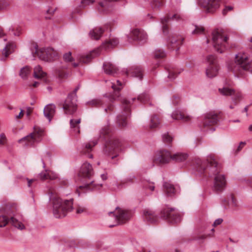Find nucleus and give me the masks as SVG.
Masks as SVG:
<instances>
[{"label":"nucleus","instance_id":"f257e3e1","mask_svg":"<svg viewBox=\"0 0 252 252\" xmlns=\"http://www.w3.org/2000/svg\"><path fill=\"white\" fill-rule=\"evenodd\" d=\"M196 169L199 173L214 178L213 190L220 193L223 191L226 185L225 176L220 173L221 166L214 155L207 156L206 161L197 159L195 161Z\"/></svg>","mask_w":252,"mask_h":252},{"label":"nucleus","instance_id":"f03ea898","mask_svg":"<svg viewBox=\"0 0 252 252\" xmlns=\"http://www.w3.org/2000/svg\"><path fill=\"white\" fill-rule=\"evenodd\" d=\"M99 139L105 141L103 149L104 155L111 157L112 159L119 156L121 151V143L113 135L109 127L105 126L100 130Z\"/></svg>","mask_w":252,"mask_h":252},{"label":"nucleus","instance_id":"7ed1b4c3","mask_svg":"<svg viewBox=\"0 0 252 252\" xmlns=\"http://www.w3.org/2000/svg\"><path fill=\"white\" fill-rule=\"evenodd\" d=\"M53 204V212L56 218L64 217L73 209V199L63 200L56 196L50 198Z\"/></svg>","mask_w":252,"mask_h":252},{"label":"nucleus","instance_id":"20e7f679","mask_svg":"<svg viewBox=\"0 0 252 252\" xmlns=\"http://www.w3.org/2000/svg\"><path fill=\"white\" fill-rule=\"evenodd\" d=\"M231 69L235 74L242 75L244 71L252 73V57L246 53H239L235 56V62Z\"/></svg>","mask_w":252,"mask_h":252},{"label":"nucleus","instance_id":"39448f33","mask_svg":"<svg viewBox=\"0 0 252 252\" xmlns=\"http://www.w3.org/2000/svg\"><path fill=\"white\" fill-rule=\"evenodd\" d=\"M16 210V206L15 204H7L5 206V213L7 216H0V227L5 226L10 219V222L14 227L20 230H23L25 228L24 225L14 217Z\"/></svg>","mask_w":252,"mask_h":252},{"label":"nucleus","instance_id":"423d86ee","mask_svg":"<svg viewBox=\"0 0 252 252\" xmlns=\"http://www.w3.org/2000/svg\"><path fill=\"white\" fill-rule=\"evenodd\" d=\"M228 37L224 31L217 29L212 32V42L213 46L218 53H222L228 49Z\"/></svg>","mask_w":252,"mask_h":252},{"label":"nucleus","instance_id":"0eeeda50","mask_svg":"<svg viewBox=\"0 0 252 252\" xmlns=\"http://www.w3.org/2000/svg\"><path fill=\"white\" fill-rule=\"evenodd\" d=\"M43 134V130L39 129H34L33 132L23 137L18 140L19 143H23L26 146L33 147L35 144L39 143L41 140Z\"/></svg>","mask_w":252,"mask_h":252},{"label":"nucleus","instance_id":"6e6552de","mask_svg":"<svg viewBox=\"0 0 252 252\" xmlns=\"http://www.w3.org/2000/svg\"><path fill=\"white\" fill-rule=\"evenodd\" d=\"M38 58L45 62H52L58 57V53L52 48H43L38 49L37 46H35V53Z\"/></svg>","mask_w":252,"mask_h":252},{"label":"nucleus","instance_id":"1a4fd4ad","mask_svg":"<svg viewBox=\"0 0 252 252\" xmlns=\"http://www.w3.org/2000/svg\"><path fill=\"white\" fill-rule=\"evenodd\" d=\"M130 100L126 98L122 100L124 110L117 117V123L120 126H125L127 124V120L130 115Z\"/></svg>","mask_w":252,"mask_h":252},{"label":"nucleus","instance_id":"9d476101","mask_svg":"<svg viewBox=\"0 0 252 252\" xmlns=\"http://www.w3.org/2000/svg\"><path fill=\"white\" fill-rule=\"evenodd\" d=\"M77 98L72 97L71 94H68L63 103L60 104L62 106L66 115H73L77 110Z\"/></svg>","mask_w":252,"mask_h":252},{"label":"nucleus","instance_id":"9b49d317","mask_svg":"<svg viewBox=\"0 0 252 252\" xmlns=\"http://www.w3.org/2000/svg\"><path fill=\"white\" fill-rule=\"evenodd\" d=\"M161 217L170 223H176L181 220V216L173 208H165L161 212Z\"/></svg>","mask_w":252,"mask_h":252},{"label":"nucleus","instance_id":"f8f14e48","mask_svg":"<svg viewBox=\"0 0 252 252\" xmlns=\"http://www.w3.org/2000/svg\"><path fill=\"white\" fill-rule=\"evenodd\" d=\"M206 62L208 63L206 70V75L211 78L216 76L218 72L219 66L215 56L212 55L208 56L206 58Z\"/></svg>","mask_w":252,"mask_h":252},{"label":"nucleus","instance_id":"ddd939ff","mask_svg":"<svg viewBox=\"0 0 252 252\" xmlns=\"http://www.w3.org/2000/svg\"><path fill=\"white\" fill-rule=\"evenodd\" d=\"M108 215H113L117 224L124 223L130 218V214L128 211L122 210L119 207H116L114 211L109 212Z\"/></svg>","mask_w":252,"mask_h":252},{"label":"nucleus","instance_id":"4468645a","mask_svg":"<svg viewBox=\"0 0 252 252\" xmlns=\"http://www.w3.org/2000/svg\"><path fill=\"white\" fill-rule=\"evenodd\" d=\"M199 2L208 12L214 13L219 8L221 0H199Z\"/></svg>","mask_w":252,"mask_h":252},{"label":"nucleus","instance_id":"2eb2a0df","mask_svg":"<svg viewBox=\"0 0 252 252\" xmlns=\"http://www.w3.org/2000/svg\"><path fill=\"white\" fill-rule=\"evenodd\" d=\"M127 37L143 43L147 41V34L144 31L135 29L131 31Z\"/></svg>","mask_w":252,"mask_h":252},{"label":"nucleus","instance_id":"dca6fc26","mask_svg":"<svg viewBox=\"0 0 252 252\" xmlns=\"http://www.w3.org/2000/svg\"><path fill=\"white\" fill-rule=\"evenodd\" d=\"M172 158L170 152L167 150H160L155 160L156 163L161 164H165L168 163Z\"/></svg>","mask_w":252,"mask_h":252},{"label":"nucleus","instance_id":"f3484780","mask_svg":"<svg viewBox=\"0 0 252 252\" xmlns=\"http://www.w3.org/2000/svg\"><path fill=\"white\" fill-rule=\"evenodd\" d=\"M220 93L223 95H232V100L236 104L242 99V94L240 92H235V91L228 87H223L221 89H219Z\"/></svg>","mask_w":252,"mask_h":252},{"label":"nucleus","instance_id":"a211bd4d","mask_svg":"<svg viewBox=\"0 0 252 252\" xmlns=\"http://www.w3.org/2000/svg\"><path fill=\"white\" fill-rule=\"evenodd\" d=\"M94 172L92 165L87 162H84L81 166L78 175L84 178H91L94 175Z\"/></svg>","mask_w":252,"mask_h":252},{"label":"nucleus","instance_id":"6ab92c4d","mask_svg":"<svg viewBox=\"0 0 252 252\" xmlns=\"http://www.w3.org/2000/svg\"><path fill=\"white\" fill-rule=\"evenodd\" d=\"M218 122V117L216 114L212 112L207 114L202 122V125L204 127L212 126L216 124Z\"/></svg>","mask_w":252,"mask_h":252},{"label":"nucleus","instance_id":"aec40b11","mask_svg":"<svg viewBox=\"0 0 252 252\" xmlns=\"http://www.w3.org/2000/svg\"><path fill=\"white\" fill-rule=\"evenodd\" d=\"M143 218L144 220L149 223H154L158 220L157 215L150 209H145L143 211Z\"/></svg>","mask_w":252,"mask_h":252},{"label":"nucleus","instance_id":"412c9836","mask_svg":"<svg viewBox=\"0 0 252 252\" xmlns=\"http://www.w3.org/2000/svg\"><path fill=\"white\" fill-rule=\"evenodd\" d=\"M126 75H130L131 77L138 78L139 80H142L143 78V71L141 67L137 66H133L129 70H126Z\"/></svg>","mask_w":252,"mask_h":252},{"label":"nucleus","instance_id":"4be33fe9","mask_svg":"<svg viewBox=\"0 0 252 252\" xmlns=\"http://www.w3.org/2000/svg\"><path fill=\"white\" fill-rule=\"evenodd\" d=\"M172 118L174 120H181L183 122H188L191 121V117L178 110H175L171 115Z\"/></svg>","mask_w":252,"mask_h":252},{"label":"nucleus","instance_id":"5701e85b","mask_svg":"<svg viewBox=\"0 0 252 252\" xmlns=\"http://www.w3.org/2000/svg\"><path fill=\"white\" fill-rule=\"evenodd\" d=\"M56 106L53 104H50L46 105L44 109V115L49 120V122H51V119L53 117L55 113Z\"/></svg>","mask_w":252,"mask_h":252},{"label":"nucleus","instance_id":"b1692460","mask_svg":"<svg viewBox=\"0 0 252 252\" xmlns=\"http://www.w3.org/2000/svg\"><path fill=\"white\" fill-rule=\"evenodd\" d=\"M180 18V16L177 14L173 15L171 17H163L161 19V23L162 25V32L164 34H167L168 33V23L170 19L178 20Z\"/></svg>","mask_w":252,"mask_h":252},{"label":"nucleus","instance_id":"393cba45","mask_svg":"<svg viewBox=\"0 0 252 252\" xmlns=\"http://www.w3.org/2000/svg\"><path fill=\"white\" fill-rule=\"evenodd\" d=\"M105 73L108 75H115L118 72V68L111 63L105 62L103 64Z\"/></svg>","mask_w":252,"mask_h":252},{"label":"nucleus","instance_id":"a878e982","mask_svg":"<svg viewBox=\"0 0 252 252\" xmlns=\"http://www.w3.org/2000/svg\"><path fill=\"white\" fill-rule=\"evenodd\" d=\"M97 143V139L95 138L88 143H85L82 145L80 152L83 154H89L92 151L93 147L96 145Z\"/></svg>","mask_w":252,"mask_h":252},{"label":"nucleus","instance_id":"bb28decb","mask_svg":"<svg viewBox=\"0 0 252 252\" xmlns=\"http://www.w3.org/2000/svg\"><path fill=\"white\" fill-rule=\"evenodd\" d=\"M169 43L168 46L173 50H178L180 48V46L182 44L183 40H181V37H179L178 39L175 37H169L168 39Z\"/></svg>","mask_w":252,"mask_h":252},{"label":"nucleus","instance_id":"cd10ccee","mask_svg":"<svg viewBox=\"0 0 252 252\" xmlns=\"http://www.w3.org/2000/svg\"><path fill=\"white\" fill-rule=\"evenodd\" d=\"M160 124V120L156 115H153L150 117L148 127L150 129L158 128Z\"/></svg>","mask_w":252,"mask_h":252},{"label":"nucleus","instance_id":"c85d7f7f","mask_svg":"<svg viewBox=\"0 0 252 252\" xmlns=\"http://www.w3.org/2000/svg\"><path fill=\"white\" fill-rule=\"evenodd\" d=\"M104 30L101 27H97L91 31L89 34L92 39L98 40L101 36Z\"/></svg>","mask_w":252,"mask_h":252},{"label":"nucleus","instance_id":"c756f323","mask_svg":"<svg viewBox=\"0 0 252 252\" xmlns=\"http://www.w3.org/2000/svg\"><path fill=\"white\" fill-rule=\"evenodd\" d=\"M188 155L183 153H177L172 155V160L177 162L186 160L188 158Z\"/></svg>","mask_w":252,"mask_h":252},{"label":"nucleus","instance_id":"7c9ffc66","mask_svg":"<svg viewBox=\"0 0 252 252\" xmlns=\"http://www.w3.org/2000/svg\"><path fill=\"white\" fill-rule=\"evenodd\" d=\"M164 191L168 196H172L175 194L174 187L169 183L165 182L163 185Z\"/></svg>","mask_w":252,"mask_h":252},{"label":"nucleus","instance_id":"2f4dec72","mask_svg":"<svg viewBox=\"0 0 252 252\" xmlns=\"http://www.w3.org/2000/svg\"><path fill=\"white\" fill-rule=\"evenodd\" d=\"M46 75V73L42 70V67L40 65H37L34 67L33 76L35 78H43Z\"/></svg>","mask_w":252,"mask_h":252},{"label":"nucleus","instance_id":"473e14b6","mask_svg":"<svg viewBox=\"0 0 252 252\" xmlns=\"http://www.w3.org/2000/svg\"><path fill=\"white\" fill-rule=\"evenodd\" d=\"M81 122V119H78L77 120L71 119L70 120V128L75 132L77 133H80V126L79 124Z\"/></svg>","mask_w":252,"mask_h":252},{"label":"nucleus","instance_id":"72a5a7b5","mask_svg":"<svg viewBox=\"0 0 252 252\" xmlns=\"http://www.w3.org/2000/svg\"><path fill=\"white\" fill-rule=\"evenodd\" d=\"M15 47V45L13 42H9L7 43L3 49V54L5 57H7L9 54L13 52Z\"/></svg>","mask_w":252,"mask_h":252},{"label":"nucleus","instance_id":"f704fd0d","mask_svg":"<svg viewBox=\"0 0 252 252\" xmlns=\"http://www.w3.org/2000/svg\"><path fill=\"white\" fill-rule=\"evenodd\" d=\"M119 43V41L117 38H112L108 41H105L103 45V46L105 49L113 48L116 46Z\"/></svg>","mask_w":252,"mask_h":252},{"label":"nucleus","instance_id":"c9c22d12","mask_svg":"<svg viewBox=\"0 0 252 252\" xmlns=\"http://www.w3.org/2000/svg\"><path fill=\"white\" fill-rule=\"evenodd\" d=\"M93 58V53H91L86 55H80L78 57V60L80 63H86L90 62Z\"/></svg>","mask_w":252,"mask_h":252},{"label":"nucleus","instance_id":"e433bc0d","mask_svg":"<svg viewBox=\"0 0 252 252\" xmlns=\"http://www.w3.org/2000/svg\"><path fill=\"white\" fill-rule=\"evenodd\" d=\"M163 3V0H152L151 4L154 10H157L160 7Z\"/></svg>","mask_w":252,"mask_h":252},{"label":"nucleus","instance_id":"4c0bfd02","mask_svg":"<svg viewBox=\"0 0 252 252\" xmlns=\"http://www.w3.org/2000/svg\"><path fill=\"white\" fill-rule=\"evenodd\" d=\"M143 188L145 189H149L151 191H153L155 189L154 183L149 181L145 180L143 182Z\"/></svg>","mask_w":252,"mask_h":252},{"label":"nucleus","instance_id":"58836bf2","mask_svg":"<svg viewBox=\"0 0 252 252\" xmlns=\"http://www.w3.org/2000/svg\"><path fill=\"white\" fill-rule=\"evenodd\" d=\"M30 72V68L28 66L23 67L20 72V75L23 78H26Z\"/></svg>","mask_w":252,"mask_h":252},{"label":"nucleus","instance_id":"ea45409f","mask_svg":"<svg viewBox=\"0 0 252 252\" xmlns=\"http://www.w3.org/2000/svg\"><path fill=\"white\" fill-rule=\"evenodd\" d=\"M102 104V101L98 99H94L87 102V104L93 107H98Z\"/></svg>","mask_w":252,"mask_h":252},{"label":"nucleus","instance_id":"a19ab883","mask_svg":"<svg viewBox=\"0 0 252 252\" xmlns=\"http://www.w3.org/2000/svg\"><path fill=\"white\" fill-rule=\"evenodd\" d=\"M138 100L143 103H146L150 100V96L149 94L147 93H143L139 95Z\"/></svg>","mask_w":252,"mask_h":252},{"label":"nucleus","instance_id":"79ce46f5","mask_svg":"<svg viewBox=\"0 0 252 252\" xmlns=\"http://www.w3.org/2000/svg\"><path fill=\"white\" fill-rule=\"evenodd\" d=\"M162 137L163 141L165 143L170 144L172 141L173 137L168 132L163 134Z\"/></svg>","mask_w":252,"mask_h":252},{"label":"nucleus","instance_id":"37998d69","mask_svg":"<svg viewBox=\"0 0 252 252\" xmlns=\"http://www.w3.org/2000/svg\"><path fill=\"white\" fill-rule=\"evenodd\" d=\"M154 55L155 58L158 59L164 58L166 54L163 50L159 49L156 50Z\"/></svg>","mask_w":252,"mask_h":252},{"label":"nucleus","instance_id":"c03bdc74","mask_svg":"<svg viewBox=\"0 0 252 252\" xmlns=\"http://www.w3.org/2000/svg\"><path fill=\"white\" fill-rule=\"evenodd\" d=\"M11 3V0H0V9L6 8Z\"/></svg>","mask_w":252,"mask_h":252},{"label":"nucleus","instance_id":"a18cd8bd","mask_svg":"<svg viewBox=\"0 0 252 252\" xmlns=\"http://www.w3.org/2000/svg\"><path fill=\"white\" fill-rule=\"evenodd\" d=\"M204 29L202 26H195V29L192 32V34H200L204 32Z\"/></svg>","mask_w":252,"mask_h":252},{"label":"nucleus","instance_id":"49530a36","mask_svg":"<svg viewBox=\"0 0 252 252\" xmlns=\"http://www.w3.org/2000/svg\"><path fill=\"white\" fill-rule=\"evenodd\" d=\"M122 83L119 80H117V84L112 83L111 87L114 91H119L122 89Z\"/></svg>","mask_w":252,"mask_h":252},{"label":"nucleus","instance_id":"de8ad7c7","mask_svg":"<svg viewBox=\"0 0 252 252\" xmlns=\"http://www.w3.org/2000/svg\"><path fill=\"white\" fill-rule=\"evenodd\" d=\"M94 181H91L89 183H86L84 185L80 186L79 188L80 189H86L88 190L93 189V188L92 186H94Z\"/></svg>","mask_w":252,"mask_h":252},{"label":"nucleus","instance_id":"09e8293b","mask_svg":"<svg viewBox=\"0 0 252 252\" xmlns=\"http://www.w3.org/2000/svg\"><path fill=\"white\" fill-rule=\"evenodd\" d=\"M177 76V73L174 70H169L168 78L170 80H173Z\"/></svg>","mask_w":252,"mask_h":252},{"label":"nucleus","instance_id":"8fccbe9b","mask_svg":"<svg viewBox=\"0 0 252 252\" xmlns=\"http://www.w3.org/2000/svg\"><path fill=\"white\" fill-rule=\"evenodd\" d=\"M63 59L66 62H72L73 60V59L71 56V53L70 52H69L68 53L64 54L63 55Z\"/></svg>","mask_w":252,"mask_h":252},{"label":"nucleus","instance_id":"3c124183","mask_svg":"<svg viewBox=\"0 0 252 252\" xmlns=\"http://www.w3.org/2000/svg\"><path fill=\"white\" fill-rule=\"evenodd\" d=\"M48 170L45 169L44 171H43L39 173L38 175V178L42 180H45L46 179H48V174H47Z\"/></svg>","mask_w":252,"mask_h":252},{"label":"nucleus","instance_id":"603ef678","mask_svg":"<svg viewBox=\"0 0 252 252\" xmlns=\"http://www.w3.org/2000/svg\"><path fill=\"white\" fill-rule=\"evenodd\" d=\"M48 179L54 180L58 177V175L56 173L52 172L51 170H48Z\"/></svg>","mask_w":252,"mask_h":252},{"label":"nucleus","instance_id":"864d4df0","mask_svg":"<svg viewBox=\"0 0 252 252\" xmlns=\"http://www.w3.org/2000/svg\"><path fill=\"white\" fill-rule=\"evenodd\" d=\"M95 1V0H82L81 1V4L82 6H86L90 4H93Z\"/></svg>","mask_w":252,"mask_h":252},{"label":"nucleus","instance_id":"5fc2aeb1","mask_svg":"<svg viewBox=\"0 0 252 252\" xmlns=\"http://www.w3.org/2000/svg\"><path fill=\"white\" fill-rule=\"evenodd\" d=\"M7 141L6 137L4 134L2 133L0 135V145H4Z\"/></svg>","mask_w":252,"mask_h":252},{"label":"nucleus","instance_id":"6e6d98bb","mask_svg":"<svg viewBox=\"0 0 252 252\" xmlns=\"http://www.w3.org/2000/svg\"><path fill=\"white\" fill-rule=\"evenodd\" d=\"M172 101L175 105H177L180 101V97L178 95H175L173 97Z\"/></svg>","mask_w":252,"mask_h":252},{"label":"nucleus","instance_id":"4d7b16f0","mask_svg":"<svg viewBox=\"0 0 252 252\" xmlns=\"http://www.w3.org/2000/svg\"><path fill=\"white\" fill-rule=\"evenodd\" d=\"M87 211L86 208L84 206H78L76 209V213L81 214L83 212H86Z\"/></svg>","mask_w":252,"mask_h":252},{"label":"nucleus","instance_id":"13d9d810","mask_svg":"<svg viewBox=\"0 0 252 252\" xmlns=\"http://www.w3.org/2000/svg\"><path fill=\"white\" fill-rule=\"evenodd\" d=\"M233 7L232 6H227L223 9L222 10V14L223 15H226L228 11H230L233 9Z\"/></svg>","mask_w":252,"mask_h":252},{"label":"nucleus","instance_id":"bf43d9fd","mask_svg":"<svg viewBox=\"0 0 252 252\" xmlns=\"http://www.w3.org/2000/svg\"><path fill=\"white\" fill-rule=\"evenodd\" d=\"M230 204L232 207H235L237 206L236 201L232 195L230 196Z\"/></svg>","mask_w":252,"mask_h":252},{"label":"nucleus","instance_id":"052dcab7","mask_svg":"<svg viewBox=\"0 0 252 252\" xmlns=\"http://www.w3.org/2000/svg\"><path fill=\"white\" fill-rule=\"evenodd\" d=\"M79 88H80V86L78 85V86H77L75 88V89L74 90V91L72 93L69 94H71L72 97L77 98L76 92L79 89Z\"/></svg>","mask_w":252,"mask_h":252},{"label":"nucleus","instance_id":"680f3d73","mask_svg":"<svg viewBox=\"0 0 252 252\" xmlns=\"http://www.w3.org/2000/svg\"><path fill=\"white\" fill-rule=\"evenodd\" d=\"M135 177L133 175H130L129 176L126 177L125 179V182H132L134 179H135Z\"/></svg>","mask_w":252,"mask_h":252},{"label":"nucleus","instance_id":"e2e57ef3","mask_svg":"<svg viewBox=\"0 0 252 252\" xmlns=\"http://www.w3.org/2000/svg\"><path fill=\"white\" fill-rule=\"evenodd\" d=\"M9 31H11L12 32L14 36H19L20 34V32L19 30H17V31L15 32L14 31V29L12 27L9 28Z\"/></svg>","mask_w":252,"mask_h":252},{"label":"nucleus","instance_id":"0e129e2a","mask_svg":"<svg viewBox=\"0 0 252 252\" xmlns=\"http://www.w3.org/2000/svg\"><path fill=\"white\" fill-rule=\"evenodd\" d=\"M222 220H223L221 219H218L214 221L213 225L214 226L219 225L221 223Z\"/></svg>","mask_w":252,"mask_h":252},{"label":"nucleus","instance_id":"69168bd1","mask_svg":"<svg viewBox=\"0 0 252 252\" xmlns=\"http://www.w3.org/2000/svg\"><path fill=\"white\" fill-rule=\"evenodd\" d=\"M27 181H28V186L29 187H32V183L35 182L36 181V180L35 179H27Z\"/></svg>","mask_w":252,"mask_h":252},{"label":"nucleus","instance_id":"338daca9","mask_svg":"<svg viewBox=\"0 0 252 252\" xmlns=\"http://www.w3.org/2000/svg\"><path fill=\"white\" fill-rule=\"evenodd\" d=\"M206 236L204 235H201L196 238L195 240L199 241V243H202L205 239Z\"/></svg>","mask_w":252,"mask_h":252},{"label":"nucleus","instance_id":"774afa93","mask_svg":"<svg viewBox=\"0 0 252 252\" xmlns=\"http://www.w3.org/2000/svg\"><path fill=\"white\" fill-rule=\"evenodd\" d=\"M245 145V142H240L239 145L237 147V152H239Z\"/></svg>","mask_w":252,"mask_h":252}]
</instances>
